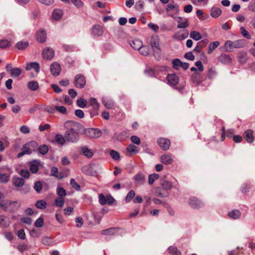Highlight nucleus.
Masks as SVG:
<instances>
[{
    "label": "nucleus",
    "instance_id": "obj_44",
    "mask_svg": "<svg viewBox=\"0 0 255 255\" xmlns=\"http://www.w3.org/2000/svg\"><path fill=\"white\" fill-rule=\"evenodd\" d=\"M240 32L243 37L247 39H250L251 38V35L244 27L242 26L240 27Z\"/></svg>",
    "mask_w": 255,
    "mask_h": 255
},
{
    "label": "nucleus",
    "instance_id": "obj_18",
    "mask_svg": "<svg viewBox=\"0 0 255 255\" xmlns=\"http://www.w3.org/2000/svg\"><path fill=\"white\" fill-rule=\"evenodd\" d=\"M160 161L164 164H170L173 161V158L171 155L164 154L161 156Z\"/></svg>",
    "mask_w": 255,
    "mask_h": 255
},
{
    "label": "nucleus",
    "instance_id": "obj_32",
    "mask_svg": "<svg viewBox=\"0 0 255 255\" xmlns=\"http://www.w3.org/2000/svg\"><path fill=\"white\" fill-rule=\"evenodd\" d=\"M134 179L137 182L142 184L145 180V176L142 173L139 172L134 176Z\"/></svg>",
    "mask_w": 255,
    "mask_h": 255
},
{
    "label": "nucleus",
    "instance_id": "obj_42",
    "mask_svg": "<svg viewBox=\"0 0 255 255\" xmlns=\"http://www.w3.org/2000/svg\"><path fill=\"white\" fill-rule=\"evenodd\" d=\"M11 43L9 41L6 39L0 40V48H5L10 47Z\"/></svg>",
    "mask_w": 255,
    "mask_h": 255
},
{
    "label": "nucleus",
    "instance_id": "obj_53",
    "mask_svg": "<svg viewBox=\"0 0 255 255\" xmlns=\"http://www.w3.org/2000/svg\"><path fill=\"white\" fill-rule=\"evenodd\" d=\"M39 151L42 154H43V155L46 154L48 151V146L45 144L40 146L39 147Z\"/></svg>",
    "mask_w": 255,
    "mask_h": 255
},
{
    "label": "nucleus",
    "instance_id": "obj_10",
    "mask_svg": "<svg viewBox=\"0 0 255 255\" xmlns=\"http://www.w3.org/2000/svg\"><path fill=\"white\" fill-rule=\"evenodd\" d=\"M189 204L192 208L194 209L201 208L203 206V203L195 197L190 198Z\"/></svg>",
    "mask_w": 255,
    "mask_h": 255
},
{
    "label": "nucleus",
    "instance_id": "obj_4",
    "mask_svg": "<svg viewBox=\"0 0 255 255\" xmlns=\"http://www.w3.org/2000/svg\"><path fill=\"white\" fill-rule=\"evenodd\" d=\"M37 146V143L34 141L26 142L23 145L21 151L17 154V157L20 158L25 154H30L33 148Z\"/></svg>",
    "mask_w": 255,
    "mask_h": 255
},
{
    "label": "nucleus",
    "instance_id": "obj_31",
    "mask_svg": "<svg viewBox=\"0 0 255 255\" xmlns=\"http://www.w3.org/2000/svg\"><path fill=\"white\" fill-rule=\"evenodd\" d=\"M27 87L31 91H36L39 88V84L36 81H30L28 83Z\"/></svg>",
    "mask_w": 255,
    "mask_h": 255
},
{
    "label": "nucleus",
    "instance_id": "obj_2",
    "mask_svg": "<svg viewBox=\"0 0 255 255\" xmlns=\"http://www.w3.org/2000/svg\"><path fill=\"white\" fill-rule=\"evenodd\" d=\"M21 206V202L19 200L11 201L6 200L1 204V208L5 211L14 212L17 210Z\"/></svg>",
    "mask_w": 255,
    "mask_h": 255
},
{
    "label": "nucleus",
    "instance_id": "obj_3",
    "mask_svg": "<svg viewBox=\"0 0 255 255\" xmlns=\"http://www.w3.org/2000/svg\"><path fill=\"white\" fill-rule=\"evenodd\" d=\"M150 44L151 45L153 54L155 58L159 60L161 55V50L159 46V38L157 35H153L151 37Z\"/></svg>",
    "mask_w": 255,
    "mask_h": 255
},
{
    "label": "nucleus",
    "instance_id": "obj_39",
    "mask_svg": "<svg viewBox=\"0 0 255 255\" xmlns=\"http://www.w3.org/2000/svg\"><path fill=\"white\" fill-rule=\"evenodd\" d=\"M116 228H112L102 231L101 234L103 235H113L115 233Z\"/></svg>",
    "mask_w": 255,
    "mask_h": 255
},
{
    "label": "nucleus",
    "instance_id": "obj_23",
    "mask_svg": "<svg viewBox=\"0 0 255 255\" xmlns=\"http://www.w3.org/2000/svg\"><path fill=\"white\" fill-rule=\"evenodd\" d=\"M102 103L108 109H112L114 107V103L111 100L103 98L102 99Z\"/></svg>",
    "mask_w": 255,
    "mask_h": 255
},
{
    "label": "nucleus",
    "instance_id": "obj_38",
    "mask_svg": "<svg viewBox=\"0 0 255 255\" xmlns=\"http://www.w3.org/2000/svg\"><path fill=\"white\" fill-rule=\"evenodd\" d=\"M47 203L44 200H38L35 204V206L40 209H44L46 208Z\"/></svg>",
    "mask_w": 255,
    "mask_h": 255
},
{
    "label": "nucleus",
    "instance_id": "obj_26",
    "mask_svg": "<svg viewBox=\"0 0 255 255\" xmlns=\"http://www.w3.org/2000/svg\"><path fill=\"white\" fill-rule=\"evenodd\" d=\"M29 46V43L27 41H20L18 42L16 45L15 47L18 50H24Z\"/></svg>",
    "mask_w": 255,
    "mask_h": 255
},
{
    "label": "nucleus",
    "instance_id": "obj_60",
    "mask_svg": "<svg viewBox=\"0 0 255 255\" xmlns=\"http://www.w3.org/2000/svg\"><path fill=\"white\" fill-rule=\"evenodd\" d=\"M208 40L207 39L202 40L197 43V45L198 46L199 48L202 49L205 47L208 44Z\"/></svg>",
    "mask_w": 255,
    "mask_h": 255
},
{
    "label": "nucleus",
    "instance_id": "obj_17",
    "mask_svg": "<svg viewBox=\"0 0 255 255\" xmlns=\"http://www.w3.org/2000/svg\"><path fill=\"white\" fill-rule=\"evenodd\" d=\"M244 138L248 142L252 143L254 140V136L253 135V131L251 129L247 130L243 134Z\"/></svg>",
    "mask_w": 255,
    "mask_h": 255
},
{
    "label": "nucleus",
    "instance_id": "obj_50",
    "mask_svg": "<svg viewBox=\"0 0 255 255\" xmlns=\"http://www.w3.org/2000/svg\"><path fill=\"white\" fill-rule=\"evenodd\" d=\"M135 192L133 190L130 191L127 194L126 198V202L130 201L135 196Z\"/></svg>",
    "mask_w": 255,
    "mask_h": 255
},
{
    "label": "nucleus",
    "instance_id": "obj_64",
    "mask_svg": "<svg viewBox=\"0 0 255 255\" xmlns=\"http://www.w3.org/2000/svg\"><path fill=\"white\" fill-rule=\"evenodd\" d=\"M75 114L77 117L80 119L83 118L84 117V112L81 110H76L75 111Z\"/></svg>",
    "mask_w": 255,
    "mask_h": 255
},
{
    "label": "nucleus",
    "instance_id": "obj_5",
    "mask_svg": "<svg viewBox=\"0 0 255 255\" xmlns=\"http://www.w3.org/2000/svg\"><path fill=\"white\" fill-rule=\"evenodd\" d=\"M86 82V78L83 75L79 74L76 75L74 81L76 87L82 88L85 86Z\"/></svg>",
    "mask_w": 255,
    "mask_h": 255
},
{
    "label": "nucleus",
    "instance_id": "obj_33",
    "mask_svg": "<svg viewBox=\"0 0 255 255\" xmlns=\"http://www.w3.org/2000/svg\"><path fill=\"white\" fill-rule=\"evenodd\" d=\"M138 50H139L140 53L143 55L147 56L149 54L150 50V48L148 46H143L140 48Z\"/></svg>",
    "mask_w": 255,
    "mask_h": 255
},
{
    "label": "nucleus",
    "instance_id": "obj_22",
    "mask_svg": "<svg viewBox=\"0 0 255 255\" xmlns=\"http://www.w3.org/2000/svg\"><path fill=\"white\" fill-rule=\"evenodd\" d=\"M131 46L135 50H138L142 45V42L138 39H134L130 43Z\"/></svg>",
    "mask_w": 255,
    "mask_h": 255
},
{
    "label": "nucleus",
    "instance_id": "obj_21",
    "mask_svg": "<svg viewBox=\"0 0 255 255\" xmlns=\"http://www.w3.org/2000/svg\"><path fill=\"white\" fill-rule=\"evenodd\" d=\"M63 14V11L60 9H56L53 10L52 16L54 20H59Z\"/></svg>",
    "mask_w": 255,
    "mask_h": 255
},
{
    "label": "nucleus",
    "instance_id": "obj_51",
    "mask_svg": "<svg viewBox=\"0 0 255 255\" xmlns=\"http://www.w3.org/2000/svg\"><path fill=\"white\" fill-rule=\"evenodd\" d=\"M181 61L179 59H175L172 61L173 68L175 69H178L179 67H180L181 64Z\"/></svg>",
    "mask_w": 255,
    "mask_h": 255
},
{
    "label": "nucleus",
    "instance_id": "obj_37",
    "mask_svg": "<svg viewBox=\"0 0 255 255\" xmlns=\"http://www.w3.org/2000/svg\"><path fill=\"white\" fill-rule=\"evenodd\" d=\"M21 73V70L19 68H15L13 69L10 70V74L12 77H18Z\"/></svg>",
    "mask_w": 255,
    "mask_h": 255
},
{
    "label": "nucleus",
    "instance_id": "obj_14",
    "mask_svg": "<svg viewBox=\"0 0 255 255\" xmlns=\"http://www.w3.org/2000/svg\"><path fill=\"white\" fill-rule=\"evenodd\" d=\"M166 79L168 83L172 85H176L179 82V78L175 74H169L166 77Z\"/></svg>",
    "mask_w": 255,
    "mask_h": 255
},
{
    "label": "nucleus",
    "instance_id": "obj_41",
    "mask_svg": "<svg viewBox=\"0 0 255 255\" xmlns=\"http://www.w3.org/2000/svg\"><path fill=\"white\" fill-rule=\"evenodd\" d=\"M159 178V175L156 173H153L149 175L148 176V183L149 184H152L154 182L157 180Z\"/></svg>",
    "mask_w": 255,
    "mask_h": 255
},
{
    "label": "nucleus",
    "instance_id": "obj_54",
    "mask_svg": "<svg viewBox=\"0 0 255 255\" xmlns=\"http://www.w3.org/2000/svg\"><path fill=\"white\" fill-rule=\"evenodd\" d=\"M34 188L37 193H39L42 188V183L40 181H37L35 183Z\"/></svg>",
    "mask_w": 255,
    "mask_h": 255
},
{
    "label": "nucleus",
    "instance_id": "obj_43",
    "mask_svg": "<svg viewBox=\"0 0 255 255\" xmlns=\"http://www.w3.org/2000/svg\"><path fill=\"white\" fill-rule=\"evenodd\" d=\"M55 109L56 111H57L58 113L63 114V115H66L67 114V110L63 106H59L58 105L55 106Z\"/></svg>",
    "mask_w": 255,
    "mask_h": 255
},
{
    "label": "nucleus",
    "instance_id": "obj_27",
    "mask_svg": "<svg viewBox=\"0 0 255 255\" xmlns=\"http://www.w3.org/2000/svg\"><path fill=\"white\" fill-rule=\"evenodd\" d=\"M127 151L128 152V155L130 156L133 154H136L138 151V149L135 145L130 144L127 147Z\"/></svg>",
    "mask_w": 255,
    "mask_h": 255
},
{
    "label": "nucleus",
    "instance_id": "obj_24",
    "mask_svg": "<svg viewBox=\"0 0 255 255\" xmlns=\"http://www.w3.org/2000/svg\"><path fill=\"white\" fill-rule=\"evenodd\" d=\"M12 181L13 185L16 187H21L24 184V180L20 177H14Z\"/></svg>",
    "mask_w": 255,
    "mask_h": 255
},
{
    "label": "nucleus",
    "instance_id": "obj_35",
    "mask_svg": "<svg viewBox=\"0 0 255 255\" xmlns=\"http://www.w3.org/2000/svg\"><path fill=\"white\" fill-rule=\"evenodd\" d=\"M55 140L58 143L63 145L65 143L66 139H65V135L63 136L60 134H57L55 136Z\"/></svg>",
    "mask_w": 255,
    "mask_h": 255
},
{
    "label": "nucleus",
    "instance_id": "obj_9",
    "mask_svg": "<svg viewBox=\"0 0 255 255\" xmlns=\"http://www.w3.org/2000/svg\"><path fill=\"white\" fill-rule=\"evenodd\" d=\"M42 55L43 58L51 60L54 56V51L51 48H45L43 50Z\"/></svg>",
    "mask_w": 255,
    "mask_h": 255
},
{
    "label": "nucleus",
    "instance_id": "obj_59",
    "mask_svg": "<svg viewBox=\"0 0 255 255\" xmlns=\"http://www.w3.org/2000/svg\"><path fill=\"white\" fill-rule=\"evenodd\" d=\"M131 141L136 144L139 145L140 144V140L138 137L137 136L133 135L130 137Z\"/></svg>",
    "mask_w": 255,
    "mask_h": 255
},
{
    "label": "nucleus",
    "instance_id": "obj_40",
    "mask_svg": "<svg viewBox=\"0 0 255 255\" xmlns=\"http://www.w3.org/2000/svg\"><path fill=\"white\" fill-rule=\"evenodd\" d=\"M55 204L58 207H62L65 203V200L62 197H57L54 201Z\"/></svg>",
    "mask_w": 255,
    "mask_h": 255
},
{
    "label": "nucleus",
    "instance_id": "obj_20",
    "mask_svg": "<svg viewBox=\"0 0 255 255\" xmlns=\"http://www.w3.org/2000/svg\"><path fill=\"white\" fill-rule=\"evenodd\" d=\"M219 61L224 64H229L232 61V59L229 55L223 54L218 58Z\"/></svg>",
    "mask_w": 255,
    "mask_h": 255
},
{
    "label": "nucleus",
    "instance_id": "obj_30",
    "mask_svg": "<svg viewBox=\"0 0 255 255\" xmlns=\"http://www.w3.org/2000/svg\"><path fill=\"white\" fill-rule=\"evenodd\" d=\"M241 212L238 210H234L228 213V216L230 218L233 219H237L240 217Z\"/></svg>",
    "mask_w": 255,
    "mask_h": 255
},
{
    "label": "nucleus",
    "instance_id": "obj_8",
    "mask_svg": "<svg viewBox=\"0 0 255 255\" xmlns=\"http://www.w3.org/2000/svg\"><path fill=\"white\" fill-rule=\"evenodd\" d=\"M188 34V31L187 29H183L177 32L173 36V38L178 40H182L187 38Z\"/></svg>",
    "mask_w": 255,
    "mask_h": 255
},
{
    "label": "nucleus",
    "instance_id": "obj_25",
    "mask_svg": "<svg viewBox=\"0 0 255 255\" xmlns=\"http://www.w3.org/2000/svg\"><path fill=\"white\" fill-rule=\"evenodd\" d=\"M221 9L217 7H213L211 10V15L214 18L218 17L221 14Z\"/></svg>",
    "mask_w": 255,
    "mask_h": 255
},
{
    "label": "nucleus",
    "instance_id": "obj_57",
    "mask_svg": "<svg viewBox=\"0 0 255 255\" xmlns=\"http://www.w3.org/2000/svg\"><path fill=\"white\" fill-rule=\"evenodd\" d=\"M144 2L142 0H138L135 4L136 9L141 11L143 8Z\"/></svg>",
    "mask_w": 255,
    "mask_h": 255
},
{
    "label": "nucleus",
    "instance_id": "obj_56",
    "mask_svg": "<svg viewBox=\"0 0 255 255\" xmlns=\"http://www.w3.org/2000/svg\"><path fill=\"white\" fill-rule=\"evenodd\" d=\"M9 180V177L6 174H0V182L2 183H6Z\"/></svg>",
    "mask_w": 255,
    "mask_h": 255
},
{
    "label": "nucleus",
    "instance_id": "obj_36",
    "mask_svg": "<svg viewBox=\"0 0 255 255\" xmlns=\"http://www.w3.org/2000/svg\"><path fill=\"white\" fill-rule=\"evenodd\" d=\"M190 37L195 40H199L202 38L201 34L196 31H193L190 34Z\"/></svg>",
    "mask_w": 255,
    "mask_h": 255
},
{
    "label": "nucleus",
    "instance_id": "obj_7",
    "mask_svg": "<svg viewBox=\"0 0 255 255\" xmlns=\"http://www.w3.org/2000/svg\"><path fill=\"white\" fill-rule=\"evenodd\" d=\"M86 135L90 138H98L101 136V132L98 129L89 128L85 130Z\"/></svg>",
    "mask_w": 255,
    "mask_h": 255
},
{
    "label": "nucleus",
    "instance_id": "obj_12",
    "mask_svg": "<svg viewBox=\"0 0 255 255\" xmlns=\"http://www.w3.org/2000/svg\"><path fill=\"white\" fill-rule=\"evenodd\" d=\"M103 27L100 25H94L91 30V33L94 36H101L103 34Z\"/></svg>",
    "mask_w": 255,
    "mask_h": 255
},
{
    "label": "nucleus",
    "instance_id": "obj_19",
    "mask_svg": "<svg viewBox=\"0 0 255 255\" xmlns=\"http://www.w3.org/2000/svg\"><path fill=\"white\" fill-rule=\"evenodd\" d=\"M33 69L36 73H38L40 70L39 64L37 62H31L27 64L25 69L26 70H30Z\"/></svg>",
    "mask_w": 255,
    "mask_h": 255
},
{
    "label": "nucleus",
    "instance_id": "obj_13",
    "mask_svg": "<svg viewBox=\"0 0 255 255\" xmlns=\"http://www.w3.org/2000/svg\"><path fill=\"white\" fill-rule=\"evenodd\" d=\"M225 46L227 50L229 51L232 48H238L241 47L239 41H227L225 44Z\"/></svg>",
    "mask_w": 255,
    "mask_h": 255
},
{
    "label": "nucleus",
    "instance_id": "obj_63",
    "mask_svg": "<svg viewBox=\"0 0 255 255\" xmlns=\"http://www.w3.org/2000/svg\"><path fill=\"white\" fill-rule=\"evenodd\" d=\"M20 175L24 178H28L29 176V172L27 170L22 169L20 171Z\"/></svg>",
    "mask_w": 255,
    "mask_h": 255
},
{
    "label": "nucleus",
    "instance_id": "obj_55",
    "mask_svg": "<svg viewBox=\"0 0 255 255\" xmlns=\"http://www.w3.org/2000/svg\"><path fill=\"white\" fill-rule=\"evenodd\" d=\"M44 224V220L42 218L40 217L37 219L34 223V225L36 227H41Z\"/></svg>",
    "mask_w": 255,
    "mask_h": 255
},
{
    "label": "nucleus",
    "instance_id": "obj_52",
    "mask_svg": "<svg viewBox=\"0 0 255 255\" xmlns=\"http://www.w3.org/2000/svg\"><path fill=\"white\" fill-rule=\"evenodd\" d=\"M70 185L71 186L77 191L80 190V186L75 181L74 179L72 178L70 180Z\"/></svg>",
    "mask_w": 255,
    "mask_h": 255
},
{
    "label": "nucleus",
    "instance_id": "obj_58",
    "mask_svg": "<svg viewBox=\"0 0 255 255\" xmlns=\"http://www.w3.org/2000/svg\"><path fill=\"white\" fill-rule=\"evenodd\" d=\"M110 155L114 160H118L120 158V154L119 152L114 150L110 152Z\"/></svg>",
    "mask_w": 255,
    "mask_h": 255
},
{
    "label": "nucleus",
    "instance_id": "obj_45",
    "mask_svg": "<svg viewBox=\"0 0 255 255\" xmlns=\"http://www.w3.org/2000/svg\"><path fill=\"white\" fill-rule=\"evenodd\" d=\"M238 59L239 61L242 63H245L247 60L246 53L244 52L240 53L238 56Z\"/></svg>",
    "mask_w": 255,
    "mask_h": 255
},
{
    "label": "nucleus",
    "instance_id": "obj_47",
    "mask_svg": "<svg viewBox=\"0 0 255 255\" xmlns=\"http://www.w3.org/2000/svg\"><path fill=\"white\" fill-rule=\"evenodd\" d=\"M57 194L59 197L63 198L66 195V190L63 187H58L57 189Z\"/></svg>",
    "mask_w": 255,
    "mask_h": 255
},
{
    "label": "nucleus",
    "instance_id": "obj_34",
    "mask_svg": "<svg viewBox=\"0 0 255 255\" xmlns=\"http://www.w3.org/2000/svg\"><path fill=\"white\" fill-rule=\"evenodd\" d=\"M219 42L217 41L211 43L208 47V53L211 54L219 45Z\"/></svg>",
    "mask_w": 255,
    "mask_h": 255
},
{
    "label": "nucleus",
    "instance_id": "obj_28",
    "mask_svg": "<svg viewBox=\"0 0 255 255\" xmlns=\"http://www.w3.org/2000/svg\"><path fill=\"white\" fill-rule=\"evenodd\" d=\"M81 151L83 154L88 158H90L93 155V152L92 150L89 149L86 146H84L81 148Z\"/></svg>",
    "mask_w": 255,
    "mask_h": 255
},
{
    "label": "nucleus",
    "instance_id": "obj_29",
    "mask_svg": "<svg viewBox=\"0 0 255 255\" xmlns=\"http://www.w3.org/2000/svg\"><path fill=\"white\" fill-rule=\"evenodd\" d=\"M161 186L165 190H170L172 187L173 185L171 182L167 180H162L160 183Z\"/></svg>",
    "mask_w": 255,
    "mask_h": 255
},
{
    "label": "nucleus",
    "instance_id": "obj_16",
    "mask_svg": "<svg viewBox=\"0 0 255 255\" xmlns=\"http://www.w3.org/2000/svg\"><path fill=\"white\" fill-rule=\"evenodd\" d=\"M46 33L44 30H40L36 33V39L40 43H44L46 41Z\"/></svg>",
    "mask_w": 255,
    "mask_h": 255
},
{
    "label": "nucleus",
    "instance_id": "obj_6",
    "mask_svg": "<svg viewBox=\"0 0 255 255\" xmlns=\"http://www.w3.org/2000/svg\"><path fill=\"white\" fill-rule=\"evenodd\" d=\"M157 142L164 150H168L170 146V140L166 138L160 137L158 139Z\"/></svg>",
    "mask_w": 255,
    "mask_h": 255
},
{
    "label": "nucleus",
    "instance_id": "obj_49",
    "mask_svg": "<svg viewBox=\"0 0 255 255\" xmlns=\"http://www.w3.org/2000/svg\"><path fill=\"white\" fill-rule=\"evenodd\" d=\"M168 251L169 253L172 255H180L181 253L178 251L177 249L174 247H170L168 248Z\"/></svg>",
    "mask_w": 255,
    "mask_h": 255
},
{
    "label": "nucleus",
    "instance_id": "obj_46",
    "mask_svg": "<svg viewBox=\"0 0 255 255\" xmlns=\"http://www.w3.org/2000/svg\"><path fill=\"white\" fill-rule=\"evenodd\" d=\"M87 103L86 100L82 98H80L77 101V106L82 108L86 107Z\"/></svg>",
    "mask_w": 255,
    "mask_h": 255
},
{
    "label": "nucleus",
    "instance_id": "obj_11",
    "mask_svg": "<svg viewBox=\"0 0 255 255\" xmlns=\"http://www.w3.org/2000/svg\"><path fill=\"white\" fill-rule=\"evenodd\" d=\"M178 22L177 27L178 28H185L189 26L188 19L183 17H178L176 19Z\"/></svg>",
    "mask_w": 255,
    "mask_h": 255
},
{
    "label": "nucleus",
    "instance_id": "obj_15",
    "mask_svg": "<svg viewBox=\"0 0 255 255\" xmlns=\"http://www.w3.org/2000/svg\"><path fill=\"white\" fill-rule=\"evenodd\" d=\"M50 71L52 75H59L61 71L60 65L58 63H53L50 66Z\"/></svg>",
    "mask_w": 255,
    "mask_h": 255
},
{
    "label": "nucleus",
    "instance_id": "obj_61",
    "mask_svg": "<svg viewBox=\"0 0 255 255\" xmlns=\"http://www.w3.org/2000/svg\"><path fill=\"white\" fill-rule=\"evenodd\" d=\"M71 1L78 8L83 6V2L81 0H71Z\"/></svg>",
    "mask_w": 255,
    "mask_h": 255
},
{
    "label": "nucleus",
    "instance_id": "obj_48",
    "mask_svg": "<svg viewBox=\"0 0 255 255\" xmlns=\"http://www.w3.org/2000/svg\"><path fill=\"white\" fill-rule=\"evenodd\" d=\"M90 104L95 110H97L99 109V105L95 98H91Z\"/></svg>",
    "mask_w": 255,
    "mask_h": 255
},
{
    "label": "nucleus",
    "instance_id": "obj_1",
    "mask_svg": "<svg viewBox=\"0 0 255 255\" xmlns=\"http://www.w3.org/2000/svg\"><path fill=\"white\" fill-rule=\"evenodd\" d=\"M81 126L79 123L73 121H68L64 123V127L66 129L65 138L67 141L74 143L79 140Z\"/></svg>",
    "mask_w": 255,
    "mask_h": 255
},
{
    "label": "nucleus",
    "instance_id": "obj_62",
    "mask_svg": "<svg viewBox=\"0 0 255 255\" xmlns=\"http://www.w3.org/2000/svg\"><path fill=\"white\" fill-rule=\"evenodd\" d=\"M17 248L20 252H23L28 249V247L26 244H22L18 245Z\"/></svg>",
    "mask_w": 255,
    "mask_h": 255
}]
</instances>
